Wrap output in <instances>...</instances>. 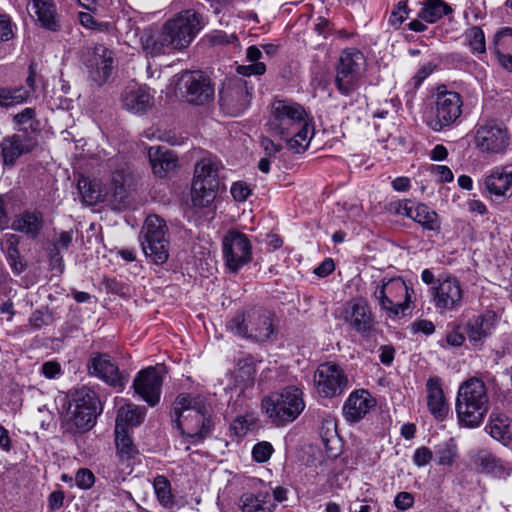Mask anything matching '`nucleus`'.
I'll list each match as a JSON object with an SVG mask.
<instances>
[{"label":"nucleus","mask_w":512,"mask_h":512,"mask_svg":"<svg viewBox=\"0 0 512 512\" xmlns=\"http://www.w3.org/2000/svg\"><path fill=\"white\" fill-rule=\"evenodd\" d=\"M484 186L496 197L512 196V166L494 168L484 179Z\"/></svg>","instance_id":"cd10ccee"},{"label":"nucleus","mask_w":512,"mask_h":512,"mask_svg":"<svg viewBox=\"0 0 512 512\" xmlns=\"http://www.w3.org/2000/svg\"><path fill=\"white\" fill-rule=\"evenodd\" d=\"M172 420L187 442H201L211 431L212 421L201 396L180 394L174 401Z\"/></svg>","instance_id":"7ed1b4c3"},{"label":"nucleus","mask_w":512,"mask_h":512,"mask_svg":"<svg viewBox=\"0 0 512 512\" xmlns=\"http://www.w3.org/2000/svg\"><path fill=\"white\" fill-rule=\"evenodd\" d=\"M143 253L154 264H164L169 258L168 227L157 215L146 218L139 235Z\"/></svg>","instance_id":"1a4fd4ad"},{"label":"nucleus","mask_w":512,"mask_h":512,"mask_svg":"<svg viewBox=\"0 0 512 512\" xmlns=\"http://www.w3.org/2000/svg\"><path fill=\"white\" fill-rule=\"evenodd\" d=\"M178 84L182 96L192 104L202 105L214 95L209 78L200 71L183 72Z\"/></svg>","instance_id":"6ab92c4d"},{"label":"nucleus","mask_w":512,"mask_h":512,"mask_svg":"<svg viewBox=\"0 0 512 512\" xmlns=\"http://www.w3.org/2000/svg\"><path fill=\"white\" fill-rule=\"evenodd\" d=\"M366 65V58L359 49L350 47L342 50L335 76V86L342 95L349 96L358 89Z\"/></svg>","instance_id":"9b49d317"},{"label":"nucleus","mask_w":512,"mask_h":512,"mask_svg":"<svg viewBox=\"0 0 512 512\" xmlns=\"http://www.w3.org/2000/svg\"><path fill=\"white\" fill-rule=\"evenodd\" d=\"M415 499L410 492H399L394 498V505L400 511H406L414 505Z\"/></svg>","instance_id":"6e6d98bb"},{"label":"nucleus","mask_w":512,"mask_h":512,"mask_svg":"<svg viewBox=\"0 0 512 512\" xmlns=\"http://www.w3.org/2000/svg\"><path fill=\"white\" fill-rule=\"evenodd\" d=\"M317 392L324 398L341 395L348 388V378L344 370L336 363L326 362L318 366L314 373Z\"/></svg>","instance_id":"f3484780"},{"label":"nucleus","mask_w":512,"mask_h":512,"mask_svg":"<svg viewBox=\"0 0 512 512\" xmlns=\"http://www.w3.org/2000/svg\"><path fill=\"white\" fill-rule=\"evenodd\" d=\"M375 405V400L366 390L352 392L343 406V414L349 422H358L365 417L369 410Z\"/></svg>","instance_id":"a878e982"},{"label":"nucleus","mask_w":512,"mask_h":512,"mask_svg":"<svg viewBox=\"0 0 512 512\" xmlns=\"http://www.w3.org/2000/svg\"><path fill=\"white\" fill-rule=\"evenodd\" d=\"M474 144L483 154L503 155L510 147L511 133L502 121L481 120L474 128Z\"/></svg>","instance_id":"f8f14e48"},{"label":"nucleus","mask_w":512,"mask_h":512,"mask_svg":"<svg viewBox=\"0 0 512 512\" xmlns=\"http://www.w3.org/2000/svg\"><path fill=\"white\" fill-rule=\"evenodd\" d=\"M409 16V10L407 8L406 1H400L392 10L389 23L393 26H400Z\"/></svg>","instance_id":"8fccbe9b"},{"label":"nucleus","mask_w":512,"mask_h":512,"mask_svg":"<svg viewBox=\"0 0 512 512\" xmlns=\"http://www.w3.org/2000/svg\"><path fill=\"white\" fill-rule=\"evenodd\" d=\"M88 373L113 387L123 388L126 379L119 372L117 364L107 353H94L87 364Z\"/></svg>","instance_id":"4be33fe9"},{"label":"nucleus","mask_w":512,"mask_h":512,"mask_svg":"<svg viewBox=\"0 0 512 512\" xmlns=\"http://www.w3.org/2000/svg\"><path fill=\"white\" fill-rule=\"evenodd\" d=\"M409 218L419 223L424 229L436 230L439 228L437 213L425 204L414 203L412 213Z\"/></svg>","instance_id":"e433bc0d"},{"label":"nucleus","mask_w":512,"mask_h":512,"mask_svg":"<svg viewBox=\"0 0 512 512\" xmlns=\"http://www.w3.org/2000/svg\"><path fill=\"white\" fill-rule=\"evenodd\" d=\"M433 72V65L432 64H426L423 65L418 72L411 78V80L408 82V85L411 86L413 89H417L420 87L422 82Z\"/></svg>","instance_id":"bf43d9fd"},{"label":"nucleus","mask_w":512,"mask_h":512,"mask_svg":"<svg viewBox=\"0 0 512 512\" xmlns=\"http://www.w3.org/2000/svg\"><path fill=\"white\" fill-rule=\"evenodd\" d=\"M230 192L234 200L244 202L251 194V189L246 183L238 181L232 184Z\"/></svg>","instance_id":"4d7b16f0"},{"label":"nucleus","mask_w":512,"mask_h":512,"mask_svg":"<svg viewBox=\"0 0 512 512\" xmlns=\"http://www.w3.org/2000/svg\"><path fill=\"white\" fill-rule=\"evenodd\" d=\"M334 262L331 258L325 259L315 270V274L320 277H325L334 271Z\"/></svg>","instance_id":"774afa93"},{"label":"nucleus","mask_w":512,"mask_h":512,"mask_svg":"<svg viewBox=\"0 0 512 512\" xmlns=\"http://www.w3.org/2000/svg\"><path fill=\"white\" fill-rule=\"evenodd\" d=\"M486 429L488 430L489 434L497 440H504L509 438L510 435L508 418L505 416H497L492 418Z\"/></svg>","instance_id":"37998d69"},{"label":"nucleus","mask_w":512,"mask_h":512,"mask_svg":"<svg viewBox=\"0 0 512 512\" xmlns=\"http://www.w3.org/2000/svg\"><path fill=\"white\" fill-rule=\"evenodd\" d=\"M13 37V24L10 17L4 14H0V43L7 42Z\"/></svg>","instance_id":"5fc2aeb1"},{"label":"nucleus","mask_w":512,"mask_h":512,"mask_svg":"<svg viewBox=\"0 0 512 512\" xmlns=\"http://www.w3.org/2000/svg\"><path fill=\"white\" fill-rule=\"evenodd\" d=\"M335 317L363 336H368L374 329V315L364 299L345 302L337 308Z\"/></svg>","instance_id":"dca6fc26"},{"label":"nucleus","mask_w":512,"mask_h":512,"mask_svg":"<svg viewBox=\"0 0 512 512\" xmlns=\"http://www.w3.org/2000/svg\"><path fill=\"white\" fill-rule=\"evenodd\" d=\"M496 55L498 63L507 71H512V28L504 27L499 30L490 47Z\"/></svg>","instance_id":"c756f323"},{"label":"nucleus","mask_w":512,"mask_h":512,"mask_svg":"<svg viewBox=\"0 0 512 512\" xmlns=\"http://www.w3.org/2000/svg\"><path fill=\"white\" fill-rule=\"evenodd\" d=\"M426 400L429 412L437 421H443L449 414L450 406L444 395L441 379L430 377L426 382Z\"/></svg>","instance_id":"393cba45"},{"label":"nucleus","mask_w":512,"mask_h":512,"mask_svg":"<svg viewBox=\"0 0 512 512\" xmlns=\"http://www.w3.org/2000/svg\"><path fill=\"white\" fill-rule=\"evenodd\" d=\"M30 9L33 11L43 27L56 31L59 25L55 19L56 8L53 0H31Z\"/></svg>","instance_id":"f704fd0d"},{"label":"nucleus","mask_w":512,"mask_h":512,"mask_svg":"<svg viewBox=\"0 0 512 512\" xmlns=\"http://www.w3.org/2000/svg\"><path fill=\"white\" fill-rule=\"evenodd\" d=\"M145 414V407L125 404L118 409L115 429L128 430V425L137 426L143 422Z\"/></svg>","instance_id":"72a5a7b5"},{"label":"nucleus","mask_w":512,"mask_h":512,"mask_svg":"<svg viewBox=\"0 0 512 512\" xmlns=\"http://www.w3.org/2000/svg\"><path fill=\"white\" fill-rule=\"evenodd\" d=\"M432 172L439 176L441 182H450L454 177L451 169L445 165L432 166Z\"/></svg>","instance_id":"0e129e2a"},{"label":"nucleus","mask_w":512,"mask_h":512,"mask_svg":"<svg viewBox=\"0 0 512 512\" xmlns=\"http://www.w3.org/2000/svg\"><path fill=\"white\" fill-rule=\"evenodd\" d=\"M395 355V349L392 346L384 345L380 347V361L382 364L389 366L393 360Z\"/></svg>","instance_id":"69168bd1"},{"label":"nucleus","mask_w":512,"mask_h":512,"mask_svg":"<svg viewBox=\"0 0 512 512\" xmlns=\"http://www.w3.org/2000/svg\"><path fill=\"white\" fill-rule=\"evenodd\" d=\"M462 97L455 91L438 89L427 125L435 132L451 127L462 114Z\"/></svg>","instance_id":"ddd939ff"},{"label":"nucleus","mask_w":512,"mask_h":512,"mask_svg":"<svg viewBox=\"0 0 512 512\" xmlns=\"http://www.w3.org/2000/svg\"><path fill=\"white\" fill-rule=\"evenodd\" d=\"M78 19L82 26L89 29H96L102 31L104 30V28L107 27V24L97 23L93 16L87 12H80L78 14Z\"/></svg>","instance_id":"052dcab7"},{"label":"nucleus","mask_w":512,"mask_h":512,"mask_svg":"<svg viewBox=\"0 0 512 512\" xmlns=\"http://www.w3.org/2000/svg\"><path fill=\"white\" fill-rule=\"evenodd\" d=\"M261 408L271 424L283 427L295 421L303 412V392L295 386L285 387L264 397Z\"/></svg>","instance_id":"39448f33"},{"label":"nucleus","mask_w":512,"mask_h":512,"mask_svg":"<svg viewBox=\"0 0 512 512\" xmlns=\"http://www.w3.org/2000/svg\"><path fill=\"white\" fill-rule=\"evenodd\" d=\"M221 162L213 156L203 157L194 168L192 202L194 206L209 207L216 198L220 185Z\"/></svg>","instance_id":"0eeeda50"},{"label":"nucleus","mask_w":512,"mask_h":512,"mask_svg":"<svg viewBox=\"0 0 512 512\" xmlns=\"http://www.w3.org/2000/svg\"><path fill=\"white\" fill-rule=\"evenodd\" d=\"M78 189L85 202L92 204L96 202L100 196L99 191L89 181L88 178L81 177L78 180Z\"/></svg>","instance_id":"a18cd8bd"},{"label":"nucleus","mask_w":512,"mask_h":512,"mask_svg":"<svg viewBox=\"0 0 512 512\" xmlns=\"http://www.w3.org/2000/svg\"><path fill=\"white\" fill-rule=\"evenodd\" d=\"M153 486L160 504L165 508L172 507L174 505V497L171 493L169 480L163 475H158L154 478Z\"/></svg>","instance_id":"58836bf2"},{"label":"nucleus","mask_w":512,"mask_h":512,"mask_svg":"<svg viewBox=\"0 0 512 512\" xmlns=\"http://www.w3.org/2000/svg\"><path fill=\"white\" fill-rule=\"evenodd\" d=\"M489 397L484 382L476 377L464 381L456 397V413L459 422L465 427H478L487 411Z\"/></svg>","instance_id":"20e7f679"},{"label":"nucleus","mask_w":512,"mask_h":512,"mask_svg":"<svg viewBox=\"0 0 512 512\" xmlns=\"http://www.w3.org/2000/svg\"><path fill=\"white\" fill-rule=\"evenodd\" d=\"M226 328L235 336L253 342H265L275 332L270 312L255 308L237 313L227 321Z\"/></svg>","instance_id":"423d86ee"},{"label":"nucleus","mask_w":512,"mask_h":512,"mask_svg":"<svg viewBox=\"0 0 512 512\" xmlns=\"http://www.w3.org/2000/svg\"><path fill=\"white\" fill-rule=\"evenodd\" d=\"M121 103L126 110L142 114L153 106L154 94L147 86L130 85L122 92Z\"/></svg>","instance_id":"b1692460"},{"label":"nucleus","mask_w":512,"mask_h":512,"mask_svg":"<svg viewBox=\"0 0 512 512\" xmlns=\"http://www.w3.org/2000/svg\"><path fill=\"white\" fill-rule=\"evenodd\" d=\"M40 374L46 379L54 380L58 379L63 375V369L61 364L56 360H50L44 362L40 367Z\"/></svg>","instance_id":"09e8293b"},{"label":"nucleus","mask_w":512,"mask_h":512,"mask_svg":"<svg viewBox=\"0 0 512 512\" xmlns=\"http://www.w3.org/2000/svg\"><path fill=\"white\" fill-rule=\"evenodd\" d=\"M414 202L408 199L394 200L387 204V210L395 215H402L409 217L412 213Z\"/></svg>","instance_id":"de8ad7c7"},{"label":"nucleus","mask_w":512,"mask_h":512,"mask_svg":"<svg viewBox=\"0 0 512 512\" xmlns=\"http://www.w3.org/2000/svg\"><path fill=\"white\" fill-rule=\"evenodd\" d=\"M433 455L434 452L428 447H418L412 456V461L417 467H423L430 463Z\"/></svg>","instance_id":"603ef678"},{"label":"nucleus","mask_w":512,"mask_h":512,"mask_svg":"<svg viewBox=\"0 0 512 512\" xmlns=\"http://www.w3.org/2000/svg\"><path fill=\"white\" fill-rule=\"evenodd\" d=\"M99 397L89 387L82 386L71 394L70 417L67 430L71 433H84L95 425L98 414Z\"/></svg>","instance_id":"9d476101"},{"label":"nucleus","mask_w":512,"mask_h":512,"mask_svg":"<svg viewBox=\"0 0 512 512\" xmlns=\"http://www.w3.org/2000/svg\"><path fill=\"white\" fill-rule=\"evenodd\" d=\"M496 314L488 311L471 318L466 325L469 341L473 346H481L486 338L494 331L496 326Z\"/></svg>","instance_id":"bb28decb"},{"label":"nucleus","mask_w":512,"mask_h":512,"mask_svg":"<svg viewBox=\"0 0 512 512\" xmlns=\"http://www.w3.org/2000/svg\"><path fill=\"white\" fill-rule=\"evenodd\" d=\"M435 307L443 311L457 310L462 304L463 291L459 281L450 275H440L431 288Z\"/></svg>","instance_id":"aec40b11"},{"label":"nucleus","mask_w":512,"mask_h":512,"mask_svg":"<svg viewBox=\"0 0 512 512\" xmlns=\"http://www.w3.org/2000/svg\"><path fill=\"white\" fill-rule=\"evenodd\" d=\"M249 423L243 416H238L231 423L230 429L233 431L234 435L238 437H243L247 434L249 430Z\"/></svg>","instance_id":"680f3d73"},{"label":"nucleus","mask_w":512,"mask_h":512,"mask_svg":"<svg viewBox=\"0 0 512 512\" xmlns=\"http://www.w3.org/2000/svg\"><path fill=\"white\" fill-rule=\"evenodd\" d=\"M435 461L440 466H451L458 457V448L451 438L439 443L434 448Z\"/></svg>","instance_id":"4c0bfd02"},{"label":"nucleus","mask_w":512,"mask_h":512,"mask_svg":"<svg viewBox=\"0 0 512 512\" xmlns=\"http://www.w3.org/2000/svg\"><path fill=\"white\" fill-rule=\"evenodd\" d=\"M36 145V140L27 131L3 138L0 148L4 164L14 165L20 156L31 152Z\"/></svg>","instance_id":"5701e85b"},{"label":"nucleus","mask_w":512,"mask_h":512,"mask_svg":"<svg viewBox=\"0 0 512 512\" xmlns=\"http://www.w3.org/2000/svg\"><path fill=\"white\" fill-rule=\"evenodd\" d=\"M115 444L117 453L122 459L133 458L136 454V448L128 435V430L115 429Z\"/></svg>","instance_id":"79ce46f5"},{"label":"nucleus","mask_w":512,"mask_h":512,"mask_svg":"<svg viewBox=\"0 0 512 512\" xmlns=\"http://www.w3.org/2000/svg\"><path fill=\"white\" fill-rule=\"evenodd\" d=\"M162 384V368L148 367L138 372L133 381V388L145 402L154 406L160 400Z\"/></svg>","instance_id":"412c9836"},{"label":"nucleus","mask_w":512,"mask_h":512,"mask_svg":"<svg viewBox=\"0 0 512 512\" xmlns=\"http://www.w3.org/2000/svg\"><path fill=\"white\" fill-rule=\"evenodd\" d=\"M43 224L44 220L41 212L25 211L16 217L11 224V228L34 239L40 234Z\"/></svg>","instance_id":"2f4dec72"},{"label":"nucleus","mask_w":512,"mask_h":512,"mask_svg":"<svg viewBox=\"0 0 512 512\" xmlns=\"http://www.w3.org/2000/svg\"><path fill=\"white\" fill-rule=\"evenodd\" d=\"M465 44L470 47L472 53H485L486 42L483 30L478 26L468 28L464 33Z\"/></svg>","instance_id":"ea45409f"},{"label":"nucleus","mask_w":512,"mask_h":512,"mask_svg":"<svg viewBox=\"0 0 512 512\" xmlns=\"http://www.w3.org/2000/svg\"><path fill=\"white\" fill-rule=\"evenodd\" d=\"M35 115V110L33 108L27 107L14 116V121L19 125H23L32 120Z\"/></svg>","instance_id":"338daca9"},{"label":"nucleus","mask_w":512,"mask_h":512,"mask_svg":"<svg viewBox=\"0 0 512 512\" xmlns=\"http://www.w3.org/2000/svg\"><path fill=\"white\" fill-rule=\"evenodd\" d=\"M253 86L240 77L226 79L219 93L222 110L230 116H239L250 105Z\"/></svg>","instance_id":"4468645a"},{"label":"nucleus","mask_w":512,"mask_h":512,"mask_svg":"<svg viewBox=\"0 0 512 512\" xmlns=\"http://www.w3.org/2000/svg\"><path fill=\"white\" fill-rule=\"evenodd\" d=\"M95 476L87 468H80L75 475V483L80 489H89L94 485Z\"/></svg>","instance_id":"3c124183"},{"label":"nucleus","mask_w":512,"mask_h":512,"mask_svg":"<svg viewBox=\"0 0 512 512\" xmlns=\"http://www.w3.org/2000/svg\"><path fill=\"white\" fill-rule=\"evenodd\" d=\"M412 333H423L425 335H431L435 331V325L432 321L427 319L416 320L410 325Z\"/></svg>","instance_id":"13d9d810"},{"label":"nucleus","mask_w":512,"mask_h":512,"mask_svg":"<svg viewBox=\"0 0 512 512\" xmlns=\"http://www.w3.org/2000/svg\"><path fill=\"white\" fill-rule=\"evenodd\" d=\"M268 127L270 133L286 141L288 148L294 153L304 152L314 135V127L304 108L285 100L273 103Z\"/></svg>","instance_id":"f03ea898"},{"label":"nucleus","mask_w":512,"mask_h":512,"mask_svg":"<svg viewBox=\"0 0 512 512\" xmlns=\"http://www.w3.org/2000/svg\"><path fill=\"white\" fill-rule=\"evenodd\" d=\"M222 251L227 268L237 273L252 260V245L248 237L238 231H230L222 241Z\"/></svg>","instance_id":"a211bd4d"},{"label":"nucleus","mask_w":512,"mask_h":512,"mask_svg":"<svg viewBox=\"0 0 512 512\" xmlns=\"http://www.w3.org/2000/svg\"><path fill=\"white\" fill-rule=\"evenodd\" d=\"M452 13V8L442 0H425L418 17L427 22L435 23L444 15Z\"/></svg>","instance_id":"c9c22d12"},{"label":"nucleus","mask_w":512,"mask_h":512,"mask_svg":"<svg viewBox=\"0 0 512 512\" xmlns=\"http://www.w3.org/2000/svg\"><path fill=\"white\" fill-rule=\"evenodd\" d=\"M81 60L90 79L99 86L106 83L114 69V53L102 44L83 47Z\"/></svg>","instance_id":"2eb2a0df"},{"label":"nucleus","mask_w":512,"mask_h":512,"mask_svg":"<svg viewBox=\"0 0 512 512\" xmlns=\"http://www.w3.org/2000/svg\"><path fill=\"white\" fill-rule=\"evenodd\" d=\"M236 39L237 38L234 34H227L223 31H214L210 35V41L214 45H224L233 43Z\"/></svg>","instance_id":"e2e57ef3"},{"label":"nucleus","mask_w":512,"mask_h":512,"mask_svg":"<svg viewBox=\"0 0 512 512\" xmlns=\"http://www.w3.org/2000/svg\"><path fill=\"white\" fill-rule=\"evenodd\" d=\"M266 72L265 63H250L248 65H239L237 73L242 76H261Z\"/></svg>","instance_id":"864d4df0"},{"label":"nucleus","mask_w":512,"mask_h":512,"mask_svg":"<svg viewBox=\"0 0 512 512\" xmlns=\"http://www.w3.org/2000/svg\"><path fill=\"white\" fill-rule=\"evenodd\" d=\"M148 158L153 173L164 177L177 165V156L169 149L161 146H152L148 150Z\"/></svg>","instance_id":"7c9ffc66"},{"label":"nucleus","mask_w":512,"mask_h":512,"mask_svg":"<svg viewBox=\"0 0 512 512\" xmlns=\"http://www.w3.org/2000/svg\"><path fill=\"white\" fill-rule=\"evenodd\" d=\"M204 23L194 10H185L168 20L161 31L145 29L140 36L142 49L152 57L169 54L189 46Z\"/></svg>","instance_id":"f257e3e1"},{"label":"nucleus","mask_w":512,"mask_h":512,"mask_svg":"<svg viewBox=\"0 0 512 512\" xmlns=\"http://www.w3.org/2000/svg\"><path fill=\"white\" fill-rule=\"evenodd\" d=\"M29 92L23 88L0 87V106L11 107L27 100Z\"/></svg>","instance_id":"a19ab883"},{"label":"nucleus","mask_w":512,"mask_h":512,"mask_svg":"<svg viewBox=\"0 0 512 512\" xmlns=\"http://www.w3.org/2000/svg\"><path fill=\"white\" fill-rule=\"evenodd\" d=\"M72 232L63 231L55 239L53 243V250L51 251V261L54 263L61 262L62 258L59 255L62 250H67L72 243Z\"/></svg>","instance_id":"c03bdc74"},{"label":"nucleus","mask_w":512,"mask_h":512,"mask_svg":"<svg viewBox=\"0 0 512 512\" xmlns=\"http://www.w3.org/2000/svg\"><path fill=\"white\" fill-rule=\"evenodd\" d=\"M240 501L243 512H274L276 506L273 497L267 491L245 493Z\"/></svg>","instance_id":"473e14b6"},{"label":"nucleus","mask_w":512,"mask_h":512,"mask_svg":"<svg viewBox=\"0 0 512 512\" xmlns=\"http://www.w3.org/2000/svg\"><path fill=\"white\" fill-rule=\"evenodd\" d=\"M474 463L482 473L495 478L505 479L512 472V464L502 461L488 450H480L474 457Z\"/></svg>","instance_id":"c85d7f7f"},{"label":"nucleus","mask_w":512,"mask_h":512,"mask_svg":"<svg viewBox=\"0 0 512 512\" xmlns=\"http://www.w3.org/2000/svg\"><path fill=\"white\" fill-rule=\"evenodd\" d=\"M373 297L390 319L404 316L410 307L409 288L401 277L383 278L375 282Z\"/></svg>","instance_id":"6e6552de"},{"label":"nucleus","mask_w":512,"mask_h":512,"mask_svg":"<svg viewBox=\"0 0 512 512\" xmlns=\"http://www.w3.org/2000/svg\"><path fill=\"white\" fill-rule=\"evenodd\" d=\"M274 452V448L270 442L261 441L254 445L252 449V457L258 463L267 462Z\"/></svg>","instance_id":"49530a36"}]
</instances>
